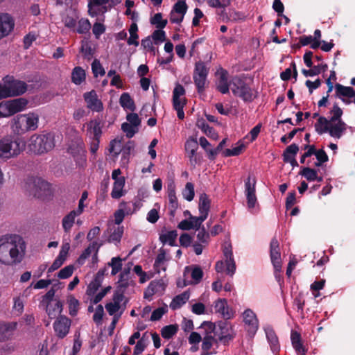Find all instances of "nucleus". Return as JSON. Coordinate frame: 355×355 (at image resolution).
<instances>
[{
	"label": "nucleus",
	"instance_id": "obj_44",
	"mask_svg": "<svg viewBox=\"0 0 355 355\" xmlns=\"http://www.w3.org/2000/svg\"><path fill=\"white\" fill-rule=\"evenodd\" d=\"M327 69V65L323 62L319 63L318 65L314 66L312 69L302 70V73L306 76H314L320 74L322 72H324Z\"/></svg>",
	"mask_w": 355,
	"mask_h": 355
},
{
	"label": "nucleus",
	"instance_id": "obj_61",
	"mask_svg": "<svg viewBox=\"0 0 355 355\" xmlns=\"http://www.w3.org/2000/svg\"><path fill=\"white\" fill-rule=\"evenodd\" d=\"M202 131L209 138L217 140L218 138V135L217 132L207 124L202 123L201 125Z\"/></svg>",
	"mask_w": 355,
	"mask_h": 355
},
{
	"label": "nucleus",
	"instance_id": "obj_4",
	"mask_svg": "<svg viewBox=\"0 0 355 355\" xmlns=\"http://www.w3.org/2000/svg\"><path fill=\"white\" fill-rule=\"evenodd\" d=\"M318 133L329 135L335 138L340 139L347 130V125L343 121L327 120L324 117H320L315 125Z\"/></svg>",
	"mask_w": 355,
	"mask_h": 355
},
{
	"label": "nucleus",
	"instance_id": "obj_50",
	"mask_svg": "<svg viewBox=\"0 0 355 355\" xmlns=\"http://www.w3.org/2000/svg\"><path fill=\"white\" fill-rule=\"evenodd\" d=\"M183 198L187 201H191L195 196L194 185L187 182L182 192Z\"/></svg>",
	"mask_w": 355,
	"mask_h": 355
},
{
	"label": "nucleus",
	"instance_id": "obj_48",
	"mask_svg": "<svg viewBox=\"0 0 355 355\" xmlns=\"http://www.w3.org/2000/svg\"><path fill=\"white\" fill-rule=\"evenodd\" d=\"M101 282L99 275L98 274L94 279L87 286L86 293L88 296L94 295L98 288L101 286Z\"/></svg>",
	"mask_w": 355,
	"mask_h": 355
},
{
	"label": "nucleus",
	"instance_id": "obj_23",
	"mask_svg": "<svg viewBox=\"0 0 355 355\" xmlns=\"http://www.w3.org/2000/svg\"><path fill=\"white\" fill-rule=\"evenodd\" d=\"M29 187L35 196L40 197L43 193L49 190L50 185L45 180L37 178L33 180Z\"/></svg>",
	"mask_w": 355,
	"mask_h": 355
},
{
	"label": "nucleus",
	"instance_id": "obj_56",
	"mask_svg": "<svg viewBox=\"0 0 355 355\" xmlns=\"http://www.w3.org/2000/svg\"><path fill=\"white\" fill-rule=\"evenodd\" d=\"M104 308L101 304L98 305L95 310L93 315V320L96 325H101L102 324L103 318L104 315Z\"/></svg>",
	"mask_w": 355,
	"mask_h": 355
},
{
	"label": "nucleus",
	"instance_id": "obj_59",
	"mask_svg": "<svg viewBox=\"0 0 355 355\" xmlns=\"http://www.w3.org/2000/svg\"><path fill=\"white\" fill-rule=\"evenodd\" d=\"M91 24L87 19H81L79 20L77 27V32L79 33H85L89 31Z\"/></svg>",
	"mask_w": 355,
	"mask_h": 355
},
{
	"label": "nucleus",
	"instance_id": "obj_51",
	"mask_svg": "<svg viewBox=\"0 0 355 355\" xmlns=\"http://www.w3.org/2000/svg\"><path fill=\"white\" fill-rule=\"evenodd\" d=\"M75 269L73 265H68L58 272L57 277L60 279H68L73 275Z\"/></svg>",
	"mask_w": 355,
	"mask_h": 355
},
{
	"label": "nucleus",
	"instance_id": "obj_38",
	"mask_svg": "<svg viewBox=\"0 0 355 355\" xmlns=\"http://www.w3.org/2000/svg\"><path fill=\"white\" fill-rule=\"evenodd\" d=\"M77 216H78L75 213V211H71L62 218V226L66 233L71 231L75 223V218Z\"/></svg>",
	"mask_w": 355,
	"mask_h": 355
},
{
	"label": "nucleus",
	"instance_id": "obj_37",
	"mask_svg": "<svg viewBox=\"0 0 355 355\" xmlns=\"http://www.w3.org/2000/svg\"><path fill=\"white\" fill-rule=\"evenodd\" d=\"M87 132L91 138L99 139L102 131L99 121L92 120L87 123Z\"/></svg>",
	"mask_w": 355,
	"mask_h": 355
},
{
	"label": "nucleus",
	"instance_id": "obj_6",
	"mask_svg": "<svg viewBox=\"0 0 355 355\" xmlns=\"http://www.w3.org/2000/svg\"><path fill=\"white\" fill-rule=\"evenodd\" d=\"M54 135L49 133L43 135H33L29 139L30 150L37 154H42L53 148Z\"/></svg>",
	"mask_w": 355,
	"mask_h": 355
},
{
	"label": "nucleus",
	"instance_id": "obj_21",
	"mask_svg": "<svg viewBox=\"0 0 355 355\" xmlns=\"http://www.w3.org/2000/svg\"><path fill=\"white\" fill-rule=\"evenodd\" d=\"M68 151L73 155L76 163L83 166L85 162V151L82 141H76L70 146Z\"/></svg>",
	"mask_w": 355,
	"mask_h": 355
},
{
	"label": "nucleus",
	"instance_id": "obj_30",
	"mask_svg": "<svg viewBox=\"0 0 355 355\" xmlns=\"http://www.w3.org/2000/svg\"><path fill=\"white\" fill-rule=\"evenodd\" d=\"M169 210L171 215H174L178 207V201L175 194V186L173 182L168 184L167 187Z\"/></svg>",
	"mask_w": 355,
	"mask_h": 355
},
{
	"label": "nucleus",
	"instance_id": "obj_22",
	"mask_svg": "<svg viewBox=\"0 0 355 355\" xmlns=\"http://www.w3.org/2000/svg\"><path fill=\"white\" fill-rule=\"evenodd\" d=\"M84 98L89 109L94 112H101L103 109L101 101L94 90L84 94Z\"/></svg>",
	"mask_w": 355,
	"mask_h": 355
},
{
	"label": "nucleus",
	"instance_id": "obj_32",
	"mask_svg": "<svg viewBox=\"0 0 355 355\" xmlns=\"http://www.w3.org/2000/svg\"><path fill=\"white\" fill-rule=\"evenodd\" d=\"M45 306L46 312L50 318H54L62 311V303L60 301H51L42 305Z\"/></svg>",
	"mask_w": 355,
	"mask_h": 355
},
{
	"label": "nucleus",
	"instance_id": "obj_20",
	"mask_svg": "<svg viewBox=\"0 0 355 355\" xmlns=\"http://www.w3.org/2000/svg\"><path fill=\"white\" fill-rule=\"evenodd\" d=\"M216 89L222 94H227L230 89V80L228 79V73L226 70L220 68L216 73Z\"/></svg>",
	"mask_w": 355,
	"mask_h": 355
},
{
	"label": "nucleus",
	"instance_id": "obj_64",
	"mask_svg": "<svg viewBox=\"0 0 355 355\" xmlns=\"http://www.w3.org/2000/svg\"><path fill=\"white\" fill-rule=\"evenodd\" d=\"M152 39L155 43H161L166 40V33L162 29L155 31L152 34Z\"/></svg>",
	"mask_w": 355,
	"mask_h": 355
},
{
	"label": "nucleus",
	"instance_id": "obj_3",
	"mask_svg": "<svg viewBox=\"0 0 355 355\" xmlns=\"http://www.w3.org/2000/svg\"><path fill=\"white\" fill-rule=\"evenodd\" d=\"M40 115L36 112L19 114L10 121V128L12 132L21 135L28 132L35 131L38 128Z\"/></svg>",
	"mask_w": 355,
	"mask_h": 355
},
{
	"label": "nucleus",
	"instance_id": "obj_63",
	"mask_svg": "<svg viewBox=\"0 0 355 355\" xmlns=\"http://www.w3.org/2000/svg\"><path fill=\"white\" fill-rule=\"evenodd\" d=\"M69 249L70 245L69 243H63L61 246V249L57 258L62 261L63 262H65L68 257Z\"/></svg>",
	"mask_w": 355,
	"mask_h": 355
},
{
	"label": "nucleus",
	"instance_id": "obj_31",
	"mask_svg": "<svg viewBox=\"0 0 355 355\" xmlns=\"http://www.w3.org/2000/svg\"><path fill=\"white\" fill-rule=\"evenodd\" d=\"M198 148L197 139L196 138L190 137L185 143V150L189 157L191 164L196 163V152Z\"/></svg>",
	"mask_w": 355,
	"mask_h": 355
},
{
	"label": "nucleus",
	"instance_id": "obj_41",
	"mask_svg": "<svg viewBox=\"0 0 355 355\" xmlns=\"http://www.w3.org/2000/svg\"><path fill=\"white\" fill-rule=\"evenodd\" d=\"M85 72L80 67H75L71 73V80L76 85H80L85 80Z\"/></svg>",
	"mask_w": 355,
	"mask_h": 355
},
{
	"label": "nucleus",
	"instance_id": "obj_60",
	"mask_svg": "<svg viewBox=\"0 0 355 355\" xmlns=\"http://www.w3.org/2000/svg\"><path fill=\"white\" fill-rule=\"evenodd\" d=\"M123 131L126 134V136L131 138L137 132L138 128L128 123H123L121 125Z\"/></svg>",
	"mask_w": 355,
	"mask_h": 355
},
{
	"label": "nucleus",
	"instance_id": "obj_15",
	"mask_svg": "<svg viewBox=\"0 0 355 355\" xmlns=\"http://www.w3.org/2000/svg\"><path fill=\"white\" fill-rule=\"evenodd\" d=\"M71 324V320L64 315H60L53 323L55 335L60 338H64L69 333Z\"/></svg>",
	"mask_w": 355,
	"mask_h": 355
},
{
	"label": "nucleus",
	"instance_id": "obj_1",
	"mask_svg": "<svg viewBox=\"0 0 355 355\" xmlns=\"http://www.w3.org/2000/svg\"><path fill=\"white\" fill-rule=\"evenodd\" d=\"M26 252L24 239L15 234H6L0 236V263L10 266L20 263Z\"/></svg>",
	"mask_w": 355,
	"mask_h": 355
},
{
	"label": "nucleus",
	"instance_id": "obj_11",
	"mask_svg": "<svg viewBox=\"0 0 355 355\" xmlns=\"http://www.w3.org/2000/svg\"><path fill=\"white\" fill-rule=\"evenodd\" d=\"M185 90L184 87L178 85L173 90V107L177 111L178 117L180 119L184 118V112L183 108L186 104V98L184 97Z\"/></svg>",
	"mask_w": 355,
	"mask_h": 355
},
{
	"label": "nucleus",
	"instance_id": "obj_17",
	"mask_svg": "<svg viewBox=\"0 0 355 355\" xmlns=\"http://www.w3.org/2000/svg\"><path fill=\"white\" fill-rule=\"evenodd\" d=\"M167 286V282L161 279L151 282L144 291V297L149 300L155 294L162 295Z\"/></svg>",
	"mask_w": 355,
	"mask_h": 355
},
{
	"label": "nucleus",
	"instance_id": "obj_10",
	"mask_svg": "<svg viewBox=\"0 0 355 355\" xmlns=\"http://www.w3.org/2000/svg\"><path fill=\"white\" fill-rule=\"evenodd\" d=\"M256 182L255 178L251 175L248 177L245 182V194L247 198V205L251 211H253L257 204Z\"/></svg>",
	"mask_w": 355,
	"mask_h": 355
},
{
	"label": "nucleus",
	"instance_id": "obj_46",
	"mask_svg": "<svg viewBox=\"0 0 355 355\" xmlns=\"http://www.w3.org/2000/svg\"><path fill=\"white\" fill-rule=\"evenodd\" d=\"M245 145L243 141H239L236 143V146L230 149H226L224 151V155L226 157L236 156L240 155L245 149Z\"/></svg>",
	"mask_w": 355,
	"mask_h": 355
},
{
	"label": "nucleus",
	"instance_id": "obj_36",
	"mask_svg": "<svg viewBox=\"0 0 355 355\" xmlns=\"http://www.w3.org/2000/svg\"><path fill=\"white\" fill-rule=\"evenodd\" d=\"M291 343L293 348L298 355H305L306 349L301 341V336L297 331H292L291 336Z\"/></svg>",
	"mask_w": 355,
	"mask_h": 355
},
{
	"label": "nucleus",
	"instance_id": "obj_53",
	"mask_svg": "<svg viewBox=\"0 0 355 355\" xmlns=\"http://www.w3.org/2000/svg\"><path fill=\"white\" fill-rule=\"evenodd\" d=\"M141 207L139 203L135 202L132 206L126 202H121L119 205L121 209L124 210L125 215H129L135 213Z\"/></svg>",
	"mask_w": 355,
	"mask_h": 355
},
{
	"label": "nucleus",
	"instance_id": "obj_5",
	"mask_svg": "<svg viewBox=\"0 0 355 355\" xmlns=\"http://www.w3.org/2000/svg\"><path fill=\"white\" fill-rule=\"evenodd\" d=\"M24 149V144L19 139L5 137L0 140V159H8L19 155Z\"/></svg>",
	"mask_w": 355,
	"mask_h": 355
},
{
	"label": "nucleus",
	"instance_id": "obj_40",
	"mask_svg": "<svg viewBox=\"0 0 355 355\" xmlns=\"http://www.w3.org/2000/svg\"><path fill=\"white\" fill-rule=\"evenodd\" d=\"M127 257L121 259L119 257H112L108 263V266L112 268L111 275H116L122 269L123 261H125Z\"/></svg>",
	"mask_w": 355,
	"mask_h": 355
},
{
	"label": "nucleus",
	"instance_id": "obj_25",
	"mask_svg": "<svg viewBox=\"0 0 355 355\" xmlns=\"http://www.w3.org/2000/svg\"><path fill=\"white\" fill-rule=\"evenodd\" d=\"M266 338L270 345V349L274 354H277L279 349L280 345L279 343V339L273 330V329L269 326L266 327L264 328Z\"/></svg>",
	"mask_w": 355,
	"mask_h": 355
},
{
	"label": "nucleus",
	"instance_id": "obj_33",
	"mask_svg": "<svg viewBox=\"0 0 355 355\" xmlns=\"http://www.w3.org/2000/svg\"><path fill=\"white\" fill-rule=\"evenodd\" d=\"M168 260L169 259L167 258L165 251L164 250H161L155 261V270L157 273H159L161 271H165L167 268V262Z\"/></svg>",
	"mask_w": 355,
	"mask_h": 355
},
{
	"label": "nucleus",
	"instance_id": "obj_43",
	"mask_svg": "<svg viewBox=\"0 0 355 355\" xmlns=\"http://www.w3.org/2000/svg\"><path fill=\"white\" fill-rule=\"evenodd\" d=\"M94 253V258H96L97 250L95 249V245L93 243L92 245H89L85 251L80 254V256L77 259V263L79 265H83L85 263V260L92 254Z\"/></svg>",
	"mask_w": 355,
	"mask_h": 355
},
{
	"label": "nucleus",
	"instance_id": "obj_26",
	"mask_svg": "<svg viewBox=\"0 0 355 355\" xmlns=\"http://www.w3.org/2000/svg\"><path fill=\"white\" fill-rule=\"evenodd\" d=\"M214 309L216 313H220L223 318H231L234 312L227 304L225 299H218L214 302Z\"/></svg>",
	"mask_w": 355,
	"mask_h": 355
},
{
	"label": "nucleus",
	"instance_id": "obj_28",
	"mask_svg": "<svg viewBox=\"0 0 355 355\" xmlns=\"http://www.w3.org/2000/svg\"><path fill=\"white\" fill-rule=\"evenodd\" d=\"M204 222L199 216L189 217L188 220H183L178 224V228L182 230H198Z\"/></svg>",
	"mask_w": 355,
	"mask_h": 355
},
{
	"label": "nucleus",
	"instance_id": "obj_57",
	"mask_svg": "<svg viewBox=\"0 0 355 355\" xmlns=\"http://www.w3.org/2000/svg\"><path fill=\"white\" fill-rule=\"evenodd\" d=\"M92 69L95 77L98 76H104L105 73V69L98 60H94L92 64Z\"/></svg>",
	"mask_w": 355,
	"mask_h": 355
},
{
	"label": "nucleus",
	"instance_id": "obj_16",
	"mask_svg": "<svg viewBox=\"0 0 355 355\" xmlns=\"http://www.w3.org/2000/svg\"><path fill=\"white\" fill-rule=\"evenodd\" d=\"M4 80L10 97L21 95L26 90V85L22 81L15 80L12 77H6Z\"/></svg>",
	"mask_w": 355,
	"mask_h": 355
},
{
	"label": "nucleus",
	"instance_id": "obj_8",
	"mask_svg": "<svg viewBox=\"0 0 355 355\" xmlns=\"http://www.w3.org/2000/svg\"><path fill=\"white\" fill-rule=\"evenodd\" d=\"M230 89L232 93L245 101L254 98L252 89L239 78L234 77L230 80Z\"/></svg>",
	"mask_w": 355,
	"mask_h": 355
},
{
	"label": "nucleus",
	"instance_id": "obj_54",
	"mask_svg": "<svg viewBox=\"0 0 355 355\" xmlns=\"http://www.w3.org/2000/svg\"><path fill=\"white\" fill-rule=\"evenodd\" d=\"M150 22L159 29H163L167 24V20L162 18L161 13L155 14L151 18Z\"/></svg>",
	"mask_w": 355,
	"mask_h": 355
},
{
	"label": "nucleus",
	"instance_id": "obj_2",
	"mask_svg": "<svg viewBox=\"0 0 355 355\" xmlns=\"http://www.w3.org/2000/svg\"><path fill=\"white\" fill-rule=\"evenodd\" d=\"M200 331L203 335L201 355L215 354L218 340L226 343L233 338L232 329L227 325L220 326L216 329L214 323L205 322L201 324Z\"/></svg>",
	"mask_w": 355,
	"mask_h": 355
},
{
	"label": "nucleus",
	"instance_id": "obj_12",
	"mask_svg": "<svg viewBox=\"0 0 355 355\" xmlns=\"http://www.w3.org/2000/svg\"><path fill=\"white\" fill-rule=\"evenodd\" d=\"M209 69L204 62H198L196 64L193 72L194 83L198 92H202L205 89Z\"/></svg>",
	"mask_w": 355,
	"mask_h": 355
},
{
	"label": "nucleus",
	"instance_id": "obj_45",
	"mask_svg": "<svg viewBox=\"0 0 355 355\" xmlns=\"http://www.w3.org/2000/svg\"><path fill=\"white\" fill-rule=\"evenodd\" d=\"M119 103L121 105L125 110L133 111L135 108L134 101L128 93H123L121 94L119 99Z\"/></svg>",
	"mask_w": 355,
	"mask_h": 355
},
{
	"label": "nucleus",
	"instance_id": "obj_49",
	"mask_svg": "<svg viewBox=\"0 0 355 355\" xmlns=\"http://www.w3.org/2000/svg\"><path fill=\"white\" fill-rule=\"evenodd\" d=\"M301 174L309 181L322 180V178L318 176L317 171L310 168H304Z\"/></svg>",
	"mask_w": 355,
	"mask_h": 355
},
{
	"label": "nucleus",
	"instance_id": "obj_14",
	"mask_svg": "<svg viewBox=\"0 0 355 355\" xmlns=\"http://www.w3.org/2000/svg\"><path fill=\"white\" fill-rule=\"evenodd\" d=\"M110 2V0H88L89 15L94 17L103 15L112 7Z\"/></svg>",
	"mask_w": 355,
	"mask_h": 355
},
{
	"label": "nucleus",
	"instance_id": "obj_27",
	"mask_svg": "<svg viewBox=\"0 0 355 355\" xmlns=\"http://www.w3.org/2000/svg\"><path fill=\"white\" fill-rule=\"evenodd\" d=\"M17 326V322H0V342L10 339Z\"/></svg>",
	"mask_w": 355,
	"mask_h": 355
},
{
	"label": "nucleus",
	"instance_id": "obj_34",
	"mask_svg": "<svg viewBox=\"0 0 355 355\" xmlns=\"http://www.w3.org/2000/svg\"><path fill=\"white\" fill-rule=\"evenodd\" d=\"M336 92L337 96L347 103H349V101H345V98L355 97V92L352 87L343 86L340 84L336 85Z\"/></svg>",
	"mask_w": 355,
	"mask_h": 355
},
{
	"label": "nucleus",
	"instance_id": "obj_24",
	"mask_svg": "<svg viewBox=\"0 0 355 355\" xmlns=\"http://www.w3.org/2000/svg\"><path fill=\"white\" fill-rule=\"evenodd\" d=\"M216 270L221 272L225 270L227 275L232 276L236 271V263L233 257L225 258V261H220L216 264Z\"/></svg>",
	"mask_w": 355,
	"mask_h": 355
},
{
	"label": "nucleus",
	"instance_id": "obj_7",
	"mask_svg": "<svg viewBox=\"0 0 355 355\" xmlns=\"http://www.w3.org/2000/svg\"><path fill=\"white\" fill-rule=\"evenodd\" d=\"M28 101L25 98L3 101L0 103V118H8L27 108Z\"/></svg>",
	"mask_w": 355,
	"mask_h": 355
},
{
	"label": "nucleus",
	"instance_id": "obj_47",
	"mask_svg": "<svg viewBox=\"0 0 355 355\" xmlns=\"http://www.w3.org/2000/svg\"><path fill=\"white\" fill-rule=\"evenodd\" d=\"M178 330L177 324H170L164 327L162 329L161 334L162 336L165 339H169L176 334Z\"/></svg>",
	"mask_w": 355,
	"mask_h": 355
},
{
	"label": "nucleus",
	"instance_id": "obj_58",
	"mask_svg": "<svg viewBox=\"0 0 355 355\" xmlns=\"http://www.w3.org/2000/svg\"><path fill=\"white\" fill-rule=\"evenodd\" d=\"M187 6L185 1L182 0H178V2L174 5L173 10L171 11L184 16V15L187 12Z\"/></svg>",
	"mask_w": 355,
	"mask_h": 355
},
{
	"label": "nucleus",
	"instance_id": "obj_29",
	"mask_svg": "<svg viewBox=\"0 0 355 355\" xmlns=\"http://www.w3.org/2000/svg\"><path fill=\"white\" fill-rule=\"evenodd\" d=\"M211 201L205 193H202L200 196L198 209L200 216L199 217L204 221L207 219L209 209Z\"/></svg>",
	"mask_w": 355,
	"mask_h": 355
},
{
	"label": "nucleus",
	"instance_id": "obj_19",
	"mask_svg": "<svg viewBox=\"0 0 355 355\" xmlns=\"http://www.w3.org/2000/svg\"><path fill=\"white\" fill-rule=\"evenodd\" d=\"M243 322L247 331L252 336L255 334L259 328V320L255 313L248 309L243 313Z\"/></svg>",
	"mask_w": 355,
	"mask_h": 355
},
{
	"label": "nucleus",
	"instance_id": "obj_52",
	"mask_svg": "<svg viewBox=\"0 0 355 355\" xmlns=\"http://www.w3.org/2000/svg\"><path fill=\"white\" fill-rule=\"evenodd\" d=\"M122 138L113 139L110 145V152L114 155H118L122 150Z\"/></svg>",
	"mask_w": 355,
	"mask_h": 355
},
{
	"label": "nucleus",
	"instance_id": "obj_13",
	"mask_svg": "<svg viewBox=\"0 0 355 355\" xmlns=\"http://www.w3.org/2000/svg\"><path fill=\"white\" fill-rule=\"evenodd\" d=\"M121 171L119 168L114 170L112 173V178L114 182L111 192V196L114 199H119L125 193L124 190L125 180L124 177L121 176Z\"/></svg>",
	"mask_w": 355,
	"mask_h": 355
},
{
	"label": "nucleus",
	"instance_id": "obj_39",
	"mask_svg": "<svg viewBox=\"0 0 355 355\" xmlns=\"http://www.w3.org/2000/svg\"><path fill=\"white\" fill-rule=\"evenodd\" d=\"M178 232L176 230H171L160 234L159 239L164 244L174 245L175 244Z\"/></svg>",
	"mask_w": 355,
	"mask_h": 355
},
{
	"label": "nucleus",
	"instance_id": "obj_9",
	"mask_svg": "<svg viewBox=\"0 0 355 355\" xmlns=\"http://www.w3.org/2000/svg\"><path fill=\"white\" fill-rule=\"evenodd\" d=\"M270 259L274 267L275 278L279 281L281 279L282 259L279 251V242L273 239L270 242Z\"/></svg>",
	"mask_w": 355,
	"mask_h": 355
},
{
	"label": "nucleus",
	"instance_id": "obj_35",
	"mask_svg": "<svg viewBox=\"0 0 355 355\" xmlns=\"http://www.w3.org/2000/svg\"><path fill=\"white\" fill-rule=\"evenodd\" d=\"M190 293L188 291H184L182 293L176 295L170 303V308L172 310H176L182 307L189 300Z\"/></svg>",
	"mask_w": 355,
	"mask_h": 355
},
{
	"label": "nucleus",
	"instance_id": "obj_42",
	"mask_svg": "<svg viewBox=\"0 0 355 355\" xmlns=\"http://www.w3.org/2000/svg\"><path fill=\"white\" fill-rule=\"evenodd\" d=\"M67 302L69 306V313L71 316H75L78 313L80 308L79 301L72 295L67 296Z\"/></svg>",
	"mask_w": 355,
	"mask_h": 355
},
{
	"label": "nucleus",
	"instance_id": "obj_18",
	"mask_svg": "<svg viewBox=\"0 0 355 355\" xmlns=\"http://www.w3.org/2000/svg\"><path fill=\"white\" fill-rule=\"evenodd\" d=\"M14 27L13 17L8 13H0V40L10 35Z\"/></svg>",
	"mask_w": 355,
	"mask_h": 355
},
{
	"label": "nucleus",
	"instance_id": "obj_62",
	"mask_svg": "<svg viewBox=\"0 0 355 355\" xmlns=\"http://www.w3.org/2000/svg\"><path fill=\"white\" fill-rule=\"evenodd\" d=\"M168 311L167 306H164L162 307H159L157 309L154 310L151 314L150 320L156 321L159 320L164 314H165Z\"/></svg>",
	"mask_w": 355,
	"mask_h": 355
},
{
	"label": "nucleus",
	"instance_id": "obj_55",
	"mask_svg": "<svg viewBox=\"0 0 355 355\" xmlns=\"http://www.w3.org/2000/svg\"><path fill=\"white\" fill-rule=\"evenodd\" d=\"M160 206L159 204H155L154 205V208L150 209L148 214H147V220L151 223H156L159 218V211Z\"/></svg>",
	"mask_w": 355,
	"mask_h": 355
}]
</instances>
